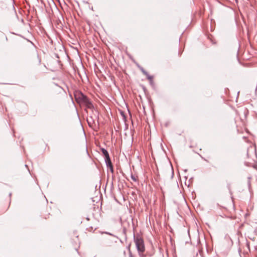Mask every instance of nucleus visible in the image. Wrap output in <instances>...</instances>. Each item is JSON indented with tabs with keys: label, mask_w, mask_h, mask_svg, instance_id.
<instances>
[{
	"label": "nucleus",
	"mask_w": 257,
	"mask_h": 257,
	"mask_svg": "<svg viewBox=\"0 0 257 257\" xmlns=\"http://www.w3.org/2000/svg\"><path fill=\"white\" fill-rule=\"evenodd\" d=\"M76 100L78 102L84 103L87 107L90 108L92 104L86 96L81 92H78L75 94Z\"/></svg>",
	"instance_id": "f03ea898"
},
{
	"label": "nucleus",
	"mask_w": 257,
	"mask_h": 257,
	"mask_svg": "<svg viewBox=\"0 0 257 257\" xmlns=\"http://www.w3.org/2000/svg\"><path fill=\"white\" fill-rule=\"evenodd\" d=\"M87 122L90 126H92V125L94 123V121L92 118V117H90L89 118L87 119Z\"/></svg>",
	"instance_id": "39448f33"
},
{
	"label": "nucleus",
	"mask_w": 257,
	"mask_h": 257,
	"mask_svg": "<svg viewBox=\"0 0 257 257\" xmlns=\"http://www.w3.org/2000/svg\"><path fill=\"white\" fill-rule=\"evenodd\" d=\"M121 115L122 116V117H123L124 119H125V115L124 114V113L123 112H121Z\"/></svg>",
	"instance_id": "9d476101"
},
{
	"label": "nucleus",
	"mask_w": 257,
	"mask_h": 257,
	"mask_svg": "<svg viewBox=\"0 0 257 257\" xmlns=\"http://www.w3.org/2000/svg\"><path fill=\"white\" fill-rule=\"evenodd\" d=\"M107 168H109L111 173H113V165H110V166L108 167Z\"/></svg>",
	"instance_id": "6e6552de"
},
{
	"label": "nucleus",
	"mask_w": 257,
	"mask_h": 257,
	"mask_svg": "<svg viewBox=\"0 0 257 257\" xmlns=\"http://www.w3.org/2000/svg\"><path fill=\"white\" fill-rule=\"evenodd\" d=\"M130 257H133L131 253H130Z\"/></svg>",
	"instance_id": "9b49d317"
},
{
	"label": "nucleus",
	"mask_w": 257,
	"mask_h": 257,
	"mask_svg": "<svg viewBox=\"0 0 257 257\" xmlns=\"http://www.w3.org/2000/svg\"><path fill=\"white\" fill-rule=\"evenodd\" d=\"M140 69L144 75H148V73L147 71H146L143 68L141 67Z\"/></svg>",
	"instance_id": "423d86ee"
},
{
	"label": "nucleus",
	"mask_w": 257,
	"mask_h": 257,
	"mask_svg": "<svg viewBox=\"0 0 257 257\" xmlns=\"http://www.w3.org/2000/svg\"><path fill=\"white\" fill-rule=\"evenodd\" d=\"M106 234H109V235H111V233H110L106 232Z\"/></svg>",
	"instance_id": "f8f14e48"
},
{
	"label": "nucleus",
	"mask_w": 257,
	"mask_h": 257,
	"mask_svg": "<svg viewBox=\"0 0 257 257\" xmlns=\"http://www.w3.org/2000/svg\"><path fill=\"white\" fill-rule=\"evenodd\" d=\"M134 242L140 256L143 255L145 251V246L143 238L139 234L134 235Z\"/></svg>",
	"instance_id": "f257e3e1"
},
{
	"label": "nucleus",
	"mask_w": 257,
	"mask_h": 257,
	"mask_svg": "<svg viewBox=\"0 0 257 257\" xmlns=\"http://www.w3.org/2000/svg\"><path fill=\"white\" fill-rule=\"evenodd\" d=\"M101 152H102V154L104 156L105 158H107V157H109V154H108V152H107V151L106 150H105L104 148H102L101 149Z\"/></svg>",
	"instance_id": "20e7f679"
},
{
	"label": "nucleus",
	"mask_w": 257,
	"mask_h": 257,
	"mask_svg": "<svg viewBox=\"0 0 257 257\" xmlns=\"http://www.w3.org/2000/svg\"><path fill=\"white\" fill-rule=\"evenodd\" d=\"M146 76L147 77V78L149 80H152L153 79V77L150 76L149 74H148V75H146Z\"/></svg>",
	"instance_id": "1a4fd4ad"
},
{
	"label": "nucleus",
	"mask_w": 257,
	"mask_h": 257,
	"mask_svg": "<svg viewBox=\"0 0 257 257\" xmlns=\"http://www.w3.org/2000/svg\"><path fill=\"white\" fill-rule=\"evenodd\" d=\"M131 179L135 182H137V178L133 175H131Z\"/></svg>",
	"instance_id": "0eeeda50"
},
{
	"label": "nucleus",
	"mask_w": 257,
	"mask_h": 257,
	"mask_svg": "<svg viewBox=\"0 0 257 257\" xmlns=\"http://www.w3.org/2000/svg\"><path fill=\"white\" fill-rule=\"evenodd\" d=\"M105 161L107 167L110 165H112L109 157H107V158H105Z\"/></svg>",
	"instance_id": "7ed1b4c3"
}]
</instances>
